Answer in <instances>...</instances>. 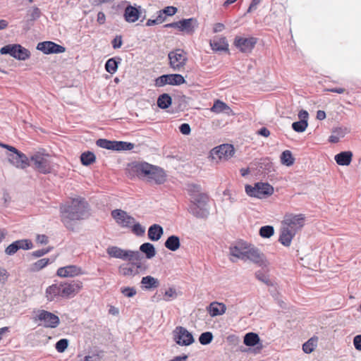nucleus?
Returning <instances> with one entry per match:
<instances>
[{"label":"nucleus","mask_w":361,"mask_h":361,"mask_svg":"<svg viewBox=\"0 0 361 361\" xmlns=\"http://www.w3.org/2000/svg\"><path fill=\"white\" fill-rule=\"evenodd\" d=\"M61 221L65 226L73 230V221L85 219L88 216V204L80 197L71 199L70 202L61 206Z\"/></svg>","instance_id":"nucleus-1"},{"label":"nucleus","mask_w":361,"mask_h":361,"mask_svg":"<svg viewBox=\"0 0 361 361\" xmlns=\"http://www.w3.org/2000/svg\"><path fill=\"white\" fill-rule=\"evenodd\" d=\"M126 170L131 178H146L157 184H161L166 180V174L163 169L147 162H132L128 165Z\"/></svg>","instance_id":"nucleus-2"},{"label":"nucleus","mask_w":361,"mask_h":361,"mask_svg":"<svg viewBox=\"0 0 361 361\" xmlns=\"http://www.w3.org/2000/svg\"><path fill=\"white\" fill-rule=\"evenodd\" d=\"M208 196L202 193L197 197L190 200L188 211L194 216L199 219H206L209 216V209L207 208Z\"/></svg>","instance_id":"nucleus-3"},{"label":"nucleus","mask_w":361,"mask_h":361,"mask_svg":"<svg viewBox=\"0 0 361 361\" xmlns=\"http://www.w3.org/2000/svg\"><path fill=\"white\" fill-rule=\"evenodd\" d=\"M0 145L9 150L10 152L7 154V158L8 161L15 167L25 169L31 165L28 157L14 147L5 144H0Z\"/></svg>","instance_id":"nucleus-4"},{"label":"nucleus","mask_w":361,"mask_h":361,"mask_svg":"<svg viewBox=\"0 0 361 361\" xmlns=\"http://www.w3.org/2000/svg\"><path fill=\"white\" fill-rule=\"evenodd\" d=\"M245 192L250 196L259 199L265 198L274 192V188L267 183H257L254 186L245 185Z\"/></svg>","instance_id":"nucleus-5"},{"label":"nucleus","mask_w":361,"mask_h":361,"mask_svg":"<svg viewBox=\"0 0 361 361\" xmlns=\"http://www.w3.org/2000/svg\"><path fill=\"white\" fill-rule=\"evenodd\" d=\"M170 67L175 71L185 68L188 61L187 53L181 49H176L168 54Z\"/></svg>","instance_id":"nucleus-6"},{"label":"nucleus","mask_w":361,"mask_h":361,"mask_svg":"<svg viewBox=\"0 0 361 361\" xmlns=\"http://www.w3.org/2000/svg\"><path fill=\"white\" fill-rule=\"evenodd\" d=\"M39 172L49 173L51 171V164L48 154L37 152L30 157V163Z\"/></svg>","instance_id":"nucleus-7"},{"label":"nucleus","mask_w":361,"mask_h":361,"mask_svg":"<svg viewBox=\"0 0 361 361\" xmlns=\"http://www.w3.org/2000/svg\"><path fill=\"white\" fill-rule=\"evenodd\" d=\"M1 54H9L11 56L25 61L30 57V51L20 44H8L1 48Z\"/></svg>","instance_id":"nucleus-8"},{"label":"nucleus","mask_w":361,"mask_h":361,"mask_svg":"<svg viewBox=\"0 0 361 361\" xmlns=\"http://www.w3.org/2000/svg\"><path fill=\"white\" fill-rule=\"evenodd\" d=\"M247 260L262 267H266L269 265V262H267L264 255L262 253L259 249L250 244L247 245L243 261Z\"/></svg>","instance_id":"nucleus-9"},{"label":"nucleus","mask_w":361,"mask_h":361,"mask_svg":"<svg viewBox=\"0 0 361 361\" xmlns=\"http://www.w3.org/2000/svg\"><path fill=\"white\" fill-rule=\"evenodd\" d=\"M107 254L114 258L123 260L131 261L133 259H138L140 252L138 251H132L123 250L116 246H110L106 249Z\"/></svg>","instance_id":"nucleus-10"},{"label":"nucleus","mask_w":361,"mask_h":361,"mask_svg":"<svg viewBox=\"0 0 361 361\" xmlns=\"http://www.w3.org/2000/svg\"><path fill=\"white\" fill-rule=\"evenodd\" d=\"M305 222V216L304 214H288L284 216L281 224L297 233L304 226Z\"/></svg>","instance_id":"nucleus-11"},{"label":"nucleus","mask_w":361,"mask_h":361,"mask_svg":"<svg viewBox=\"0 0 361 361\" xmlns=\"http://www.w3.org/2000/svg\"><path fill=\"white\" fill-rule=\"evenodd\" d=\"M197 26L198 23L197 19L190 18L188 19H183L177 22L166 24L164 27L166 28H178L181 32H184L187 34H192L194 32Z\"/></svg>","instance_id":"nucleus-12"},{"label":"nucleus","mask_w":361,"mask_h":361,"mask_svg":"<svg viewBox=\"0 0 361 361\" xmlns=\"http://www.w3.org/2000/svg\"><path fill=\"white\" fill-rule=\"evenodd\" d=\"M234 152L233 145L224 144L212 149L211 157L212 159L226 161L233 156Z\"/></svg>","instance_id":"nucleus-13"},{"label":"nucleus","mask_w":361,"mask_h":361,"mask_svg":"<svg viewBox=\"0 0 361 361\" xmlns=\"http://www.w3.org/2000/svg\"><path fill=\"white\" fill-rule=\"evenodd\" d=\"M257 42V39L253 37H244L236 36L235 37L234 46L243 53H250Z\"/></svg>","instance_id":"nucleus-14"},{"label":"nucleus","mask_w":361,"mask_h":361,"mask_svg":"<svg viewBox=\"0 0 361 361\" xmlns=\"http://www.w3.org/2000/svg\"><path fill=\"white\" fill-rule=\"evenodd\" d=\"M116 224L123 228H130L135 219L122 209H114L111 213Z\"/></svg>","instance_id":"nucleus-15"},{"label":"nucleus","mask_w":361,"mask_h":361,"mask_svg":"<svg viewBox=\"0 0 361 361\" xmlns=\"http://www.w3.org/2000/svg\"><path fill=\"white\" fill-rule=\"evenodd\" d=\"M174 339L180 345H189L194 342V338L185 328L178 326L173 331Z\"/></svg>","instance_id":"nucleus-16"},{"label":"nucleus","mask_w":361,"mask_h":361,"mask_svg":"<svg viewBox=\"0 0 361 361\" xmlns=\"http://www.w3.org/2000/svg\"><path fill=\"white\" fill-rule=\"evenodd\" d=\"M37 317L43 322L44 326L47 328H56L60 321L58 316L46 310H39Z\"/></svg>","instance_id":"nucleus-17"},{"label":"nucleus","mask_w":361,"mask_h":361,"mask_svg":"<svg viewBox=\"0 0 361 361\" xmlns=\"http://www.w3.org/2000/svg\"><path fill=\"white\" fill-rule=\"evenodd\" d=\"M37 49L45 54H60L66 51V48L51 41H45L37 44Z\"/></svg>","instance_id":"nucleus-18"},{"label":"nucleus","mask_w":361,"mask_h":361,"mask_svg":"<svg viewBox=\"0 0 361 361\" xmlns=\"http://www.w3.org/2000/svg\"><path fill=\"white\" fill-rule=\"evenodd\" d=\"M248 243L245 242H238L229 248V254L231 256V261L235 262L239 259L244 260Z\"/></svg>","instance_id":"nucleus-19"},{"label":"nucleus","mask_w":361,"mask_h":361,"mask_svg":"<svg viewBox=\"0 0 361 361\" xmlns=\"http://www.w3.org/2000/svg\"><path fill=\"white\" fill-rule=\"evenodd\" d=\"M32 247V243L30 240L22 239L14 241L9 245L5 250V252L8 255H14L18 250H30Z\"/></svg>","instance_id":"nucleus-20"},{"label":"nucleus","mask_w":361,"mask_h":361,"mask_svg":"<svg viewBox=\"0 0 361 361\" xmlns=\"http://www.w3.org/2000/svg\"><path fill=\"white\" fill-rule=\"evenodd\" d=\"M62 298H68L75 295L82 288L80 281H72L71 283H61Z\"/></svg>","instance_id":"nucleus-21"},{"label":"nucleus","mask_w":361,"mask_h":361,"mask_svg":"<svg viewBox=\"0 0 361 361\" xmlns=\"http://www.w3.org/2000/svg\"><path fill=\"white\" fill-rule=\"evenodd\" d=\"M81 274V269L75 265L60 267L57 270V275L60 277H74Z\"/></svg>","instance_id":"nucleus-22"},{"label":"nucleus","mask_w":361,"mask_h":361,"mask_svg":"<svg viewBox=\"0 0 361 361\" xmlns=\"http://www.w3.org/2000/svg\"><path fill=\"white\" fill-rule=\"evenodd\" d=\"M295 234L296 233L295 231L290 230L288 228L281 224L279 241L284 246L288 247Z\"/></svg>","instance_id":"nucleus-23"},{"label":"nucleus","mask_w":361,"mask_h":361,"mask_svg":"<svg viewBox=\"0 0 361 361\" xmlns=\"http://www.w3.org/2000/svg\"><path fill=\"white\" fill-rule=\"evenodd\" d=\"M210 46L215 51H223L228 49V44L224 37H216L210 41Z\"/></svg>","instance_id":"nucleus-24"},{"label":"nucleus","mask_w":361,"mask_h":361,"mask_svg":"<svg viewBox=\"0 0 361 361\" xmlns=\"http://www.w3.org/2000/svg\"><path fill=\"white\" fill-rule=\"evenodd\" d=\"M207 310L211 317H214L224 314L226 311V306L221 302H213L210 303L207 307Z\"/></svg>","instance_id":"nucleus-25"},{"label":"nucleus","mask_w":361,"mask_h":361,"mask_svg":"<svg viewBox=\"0 0 361 361\" xmlns=\"http://www.w3.org/2000/svg\"><path fill=\"white\" fill-rule=\"evenodd\" d=\"M45 296L48 301H52L57 296L62 297L61 284H52L46 289Z\"/></svg>","instance_id":"nucleus-26"},{"label":"nucleus","mask_w":361,"mask_h":361,"mask_svg":"<svg viewBox=\"0 0 361 361\" xmlns=\"http://www.w3.org/2000/svg\"><path fill=\"white\" fill-rule=\"evenodd\" d=\"M163 233L164 229L159 224H153L148 229V238L152 241L159 240Z\"/></svg>","instance_id":"nucleus-27"},{"label":"nucleus","mask_w":361,"mask_h":361,"mask_svg":"<svg viewBox=\"0 0 361 361\" xmlns=\"http://www.w3.org/2000/svg\"><path fill=\"white\" fill-rule=\"evenodd\" d=\"M140 11L134 6H128L125 9V20L128 23H135L140 17Z\"/></svg>","instance_id":"nucleus-28"},{"label":"nucleus","mask_w":361,"mask_h":361,"mask_svg":"<svg viewBox=\"0 0 361 361\" xmlns=\"http://www.w3.org/2000/svg\"><path fill=\"white\" fill-rule=\"evenodd\" d=\"M118 273L123 276H133L137 274L135 264H132L131 262L121 264L118 267Z\"/></svg>","instance_id":"nucleus-29"},{"label":"nucleus","mask_w":361,"mask_h":361,"mask_svg":"<svg viewBox=\"0 0 361 361\" xmlns=\"http://www.w3.org/2000/svg\"><path fill=\"white\" fill-rule=\"evenodd\" d=\"M353 153L350 151L342 152L335 156V160L338 165L348 166L352 160Z\"/></svg>","instance_id":"nucleus-30"},{"label":"nucleus","mask_w":361,"mask_h":361,"mask_svg":"<svg viewBox=\"0 0 361 361\" xmlns=\"http://www.w3.org/2000/svg\"><path fill=\"white\" fill-rule=\"evenodd\" d=\"M141 284L144 288L149 290L152 288H158L159 286V281L157 279L153 276H147L142 277L141 280Z\"/></svg>","instance_id":"nucleus-31"},{"label":"nucleus","mask_w":361,"mask_h":361,"mask_svg":"<svg viewBox=\"0 0 361 361\" xmlns=\"http://www.w3.org/2000/svg\"><path fill=\"white\" fill-rule=\"evenodd\" d=\"M164 245L171 251H176L180 246L179 237L177 235L169 236L165 241Z\"/></svg>","instance_id":"nucleus-32"},{"label":"nucleus","mask_w":361,"mask_h":361,"mask_svg":"<svg viewBox=\"0 0 361 361\" xmlns=\"http://www.w3.org/2000/svg\"><path fill=\"white\" fill-rule=\"evenodd\" d=\"M243 342L247 346H255L259 344L260 338L258 334L250 332L245 335Z\"/></svg>","instance_id":"nucleus-33"},{"label":"nucleus","mask_w":361,"mask_h":361,"mask_svg":"<svg viewBox=\"0 0 361 361\" xmlns=\"http://www.w3.org/2000/svg\"><path fill=\"white\" fill-rule=\"evenodd\" d=\"M140 250L146 255L147 259H151L156 255L154 246L149 243L142 244L140 247Z\"/></svg>","instance_id":"nucleus-34"},{"label":"nucleus","mask_w":361,"mask_h":361,"mask_svg":"<svg viewBox=\"0 0 361 361\" xmlns=\"http://www.w3.org/2000/svg\"><path fill=\"white\" fill-rule=\"evenodd\" d=\"M171 97L166 93L161 94L157 99L158 106L163 109H167L171 104Z\"/></svg>","instance_id":"nucleus-35"},{"label":"nucleus","mask_w":361,"mask_h":361,"mask_svg":"<svg viewBox=\"0 0 361 361\" xmlns=\"http://www.w3.org/2000/svg\"><path fill=\"white\" fill-rule=\"evenodd\" d=\"M187 191L189 195L190 196V200H192L193 197H197V196L203 193L202 192L201 186L200 185L193 183L188 184Z\"/></svg>","instance_id":"nucleus-36"},{"label":"nucleus","mask_w":361,"mask_h":361,"mask_svg":"<svg viewBox=\"0 0 361 361\" xmlns=\"http://www.w3.org/2000/svg\"><path fill=\"white\" fill-rule=\"evenodd\" d=\"M295 159L292 153L289 150H285L281 155V162L282 164L287 166H292L294 164Z\"/></svg>","instance_id":"nucleus-37"},{"label":"nucleus","mask_w":361,"mask_h":361,"mask_svg":"<svg viewBox=\"0 0 361 361\" xmlns=\"http://www.w3.org/2000/svg\"><path fill=\"white\" fill-rule=\"evenodd\" d=\"M169 85H180L185 82V80L180 74H168Z\"/></svg>","instance_id":"nucleus-38"},{"label":"nucleus","mask_w":361,"mask_h":361,"mask_svg":"<svg viewBox=\"0 0 361 361\" xmlns=\"http://www.w3.org/2000/svg\"><path fill=\"white\" fill-rule=\"evenodd\" d=\"M317 337H312L302 345V350L305 353H312L317 345Z\"/></svg>","instance_id":"nucleus-39"},{"label":"nucleus","mask_w":361,"mask_h":361,"mask_svg":"<svg viewBox=\"0 0 361 361\" xmlns=\"http://www.w3.org/2000/svg\"><path fill=\"white\" fill-rule=\"evenodd\" d=\"M49 263V259L48 258H43L37 260L36 262L30 265V271L35 272L41 270L44 268Z\"/></svg>","instance_id":"nucleus-40"},{"label":"nucleus","mask_w":361,"mask_h":361,"mask_svg":"<svg viewBox=\"0 0 361 361\" xmlns=\"http://www.w3.org/2000/svg\"><path fill=\"white\" fill-rule=\"evenodd\" d=\"M114 150L116 151L131 150L134 147V144L123 141H114Z\"/></svg>","instance_id":"nucleus-41"},{"label":"nucleus","mask_w":361,"mask_h":361,"mask_svg":"<svg viewBox=\"0 0 361 361\" xmlns=\"http://www.w3.org/2000/svg\"><path fill=\"white\" fill-rule=\"evenodd\" d=\"M95 155L90 152H84L80 156V160L83 165L88 166L95 161Z\"/></svg>","instance_id":"nucleus-42"},{"label":"nucleus","mask_w":361,"mask_h":361,"mask_svg":"<svg viewBox=\"0 0 361 361\" xmlns=\"http://www.w3.org/2000/svg\"><path fill=\"white\" fill-rule=\"evenodd\" d=\"M118 62L114 58L109 59L106 62L105 69L108 73L114 74L118 69Z\"/></svg>","instance_id":"nucleus-43"},{"label":"nucleus","mask_w":361,"mask_h":361,"mask_svg":"<svg viewBox=\"0 0 361 361\" xmlns=\"http://www.w3.org/2000/svg\"><path fill=\"white\" fill-rule=\"evenodd\" d=\"M229 109L230 107L226 103L220 100H216L211 109L212 111L215 113H221Z\"/></svg>","instance_id":"nucleus-44"},{"label":"nucleus","mask_w":361,"mask_h":361,"mask_svg":"<svg viewBox=\"0 0 361 361\" xmlns=\"http://www.w3.org/2000/svg\"><path fill=\"white\" fill-rule=\"evenodd\" d=\"M308 123L307 121H299L297 122H294L292 124L293 129L298 133L304 132L307 128Z\"/></svg>","instance_id":"nucleus-45"},{"label":"nucleus","mask_w":361,"mask_h":361,"mask_svg":"<svg viewBox=\"0 0 361 361\" xmlns=\"http://www.w3.org/2000/svg\"><path fill=\"white\" fill-rule=\"evenodd\" d=\"M274 229L271 226H264L259 229V235L263 238H270L274 235Z\"/></svg>","instance_id":"nucleus-46"},{"label":"nucleus","mask_w":361,"mask_h":361,"mask_svg":"<svg viewBox=\"0 0 361 361\" xmlns=\"http://www.w3.org/2000/svg\"><path fill=\"white\" fill-rule=\"evenodd\" d=\"M114 141H111V140H108L106 139H99L97 141V145L102 148H104V149L114 150Z\"/></svg>","instance_id":"nucleus-47"},{"label":"nucleus","mask_w":361,"mask_h":361,"mask_svg":"<svg viewBox=\"0 0 361 361\" xmlns=\"http://www.w3.org/2000/svg\"><path fill=\"white\" fill-rule=\"evenodd\" d=\"M212 339L213 335L209 331L202 333L199 337V341L202 345H207L210 343Z\"/></svg>","instance_id":"nucleus-48"},{"label":"nucleus","mask_w":361,"mask_h":361,"mask_svg":"<svg viewBox=\"0 0 361 361\" xmlns=\"http://www.w3.org/2000/svg\"><path fill=\"white\" fill-rule=\"evenodd\" d=\"M40 10L35 7L32 10H30L27 13V20L35 21L40 17Z\"/></svg>","instance_id":"nucleus-49"},{"label":"nucleus","mask_w":361,"mask_h":361,"mask_svg":"<svg viewBox=\"0 0 361 361\" xmlns=\"http://www.w3.org/2000/svg\"><path fill=\"white\" fill-rule=\"evenodd\" d=\"M68 346V341L66 338L60 339L56 343V349L59 353H63Z\"/></svg>","instance_id":"nucleus-50"},{"label":"nucleus","mask_w":361,"mask_h":361,"mask_svg":"<svg viewBox=\"0 0 361 361\" xmlns=\"http://www.w3.org/2000/svg\"><path fill=\"white\" fill-rule=\"evenodd\" d=\"M132 231L137 235L141 236L144 235L145 232V228L141 226L140 224L135 223L132 225Z\"/></svg>","instance_id":"nucleus-51"},{"label":"nucleus","mask_w":361,"mask_h":361,"mask_svg":"<svg viewBox=\"0 0 361 361\" xmlns=\"http://www.w3.org/2000/svg\"><path fill=\"white\" fill-rule=\"evenodd\" d=\"M122 294L128 298H132L136 295V289L133 287H123L121 288Z\"/></svg>","instance_id":"nucleus-52"},{"label":"nucleus","mask_w":361,"mask_h":361,"mask_svg":"<svg viewBox=\"0 0 361 361\" xmlns=\"http://www.w3.org/2000/svg\"><path fill=\"white\" fill-rule=\"evenodd\" d=\"M166 85H169L167 75H163L161 76H159L155 80L156 87H163Z\"/></svg>","instance_id":"nucleus-53"},{"label":"nucleus","mask_w":361,"mask_h":361,"mask_svg":"<svg viewBox=\"0 0 361 361\" xmlns=\"http://www.w3.org/2000/svg\"><path fill=\"white\" fill-rule=\"evenodd\" d=\"M177 297V293L174 288H170L166 290L164 293V300L168 301L169 298H176Z\"/></svg>","instance_id":"nucleus-54"},{"label":"nucleus","mask_w":361,"mask_h":361,"mask_svg":"<svg viewBox=\"0 0 361 361\" xmlns=\"http://www.w3.org/2000/svg\"><path fill=\"white\" fill-rule=\"evenodd\" d=\"M255 276L259 281L263 282L264 283H265L268 286L271 284V283L270 280L268 279V277L266 276L262 272H261L259 271H257L255 273Z\"/></svg>","instance_id":"nucleus-55"},{"label":"nucleus","mask_w":361,"mask_h":361,"mask_svg":"<svg viewBox=\"0 0 361 361\" xmlns=\"http://www.w3.org/2000/svg\"><path fill=\"white\" fill-rule=\"evenodd\" d=\"M140 258V257H139ZM133 262H131L132 264H135V269H137V274L140 273V271H145L146 269V267L145 264L140 262V259H133Z\"/></svg>","instance_id":"nucleus-56"},{"label":"nucleus","mask_w":361,"mask_h":361,"mask_svg":"<svg viewBox=\"0 0 361 361\" xmlns=\"http://www.w3.org/2000/svg\"><path fill=\"white\" fill-rule=\"evenodd\" d=\"M176 12L177 8L174 6H167L162 9V13H164L166 16H172L175 15Z\"/></svg>","instance_id":"nucleus-57"},{"label":"nucleus","mask_w":361,"mask_h":361,"mask_svg":"<svg viewBox=\"0 0 361 361\" xmlns=\"http://www.w3.org/2000/svg\"><path fill=\"white\" fill-rule=\"evenodd\" d=\"M179 130L183 135H188L191 132L190 126L188 123H183L180 126Z\"/></svg>","instance_id":"nucleus-58"},{"label":"nucleus","mask_w":361,"mask_h":361,"mask_svg":"<svg viewBox=\"0 0 361 361\" xmlns=\"http://www.w3.org/2000/svg\"><path fill=\"white\" fill-rule=\"evenodd\" d=\"M51 250V248L41 249L32 252V255L35 257H40L47 254Z\"/></svg>","instance_id":"nucleus-59"},{"label":"nucleus","mask_w":361,"mask_h":361,"mask_svg":"<svg viewBox=\"0 0 361 361\" xmlns=\"http://www.w3.org/2000/svg\"><path fill=\"white\" fill-rule=\"evenodd\" d=\"M8 277V273L5 269H0V283L4 284Z\"/></svg>","instance_id":"nucleus-60"},{"label":"nucleus","mask_w":361,"mask_h":361,"mask_svg":"<svg viewBox=\"0 0 361 361\" xmlns=\"http://www.w3.org/2000/svg\"><path fill=\"white\" fill-rule=\"evenodd\" d=\"M111 43L114 49H119L123 44L121 36H116Z\"/></svg>","instance_id":"nucleus-61"},{"label":"nucleus","mask_w":361,"mask_h":361,"mask_svg":"<svg viewBox=\"0 0 361 361\" xmlns=\"http://www.w3.org/2000/svg\"><path fill=\"white\" fill-rule=\"evenodd\" d=\"M353 344L356 350H361V335H357L354 337Z\"/></svg>","instance_id":"nucleus-62"},{"label":"nucleus","mask_w":361,"mask_h":361,"mask_svg":"<svg viewBox=\"0 0 361 361\" xmlns=\"http://www.w3.org/2000/svg\"><path fill=\"white\" fill-rule=\"evenodd\" d=\"M225 29V25L221 23H216L213 26V32L218 33L222 32Z\"/></svg>","instance_id":"nucleus-63"},{"label":"nucleus","mask_w":361,"mask_h":361,"mask_svg":"<svg viewBox=\"0 0 361 361\" xmlns=\"http://www.w3.org/2000/svg\"><path fill=\"white\" fill-rule=\"evenodd\" d=\"M37 243L46 245L48 243V237L45 235H38L36 238Z\"/></svg>","instance_id":"nucleus-64"}]
</instances>
